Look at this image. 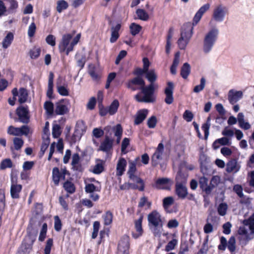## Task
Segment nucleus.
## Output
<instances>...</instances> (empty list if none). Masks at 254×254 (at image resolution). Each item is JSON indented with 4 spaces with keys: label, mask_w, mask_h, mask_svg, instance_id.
I'll list each match as a JSON object with an SVG mask.
<instances>
[{
    "label": "nucleus",
    "mask_w": 254,
    "mask_h": 254,
    "mask_svg": "<svg viewBox=\"0 0 254 254\" xmlns=\"http://www.w3.org/2000/svg\"><path fill=\"white\" fill-rule=\"evenodd\" d=\"M141 29V27L134 23H132L130 26V30L131 34L133 36L138 34Z\"/></svg>",
    "instance_id": "nucleus-52"
},
{
    "label": "nucleus",
    "mask_w": 254,
    "mask_h": 254,
    "mask_svg": "<svg viewBox=\"0 0 254 254\" xmlns=\"http://www.w3.org/2000/svg\"><path fill=\"white\" fill-rule=\"evenodd\" d=\"M226 13V8L220 4L217 6L213 10V18L217 22L223 21Z\"/></svg>",
    "instance_id": "nucleus-11"
},
{
    "label": "nucleus",
    "mask_w": 254,
    "mask_h": 254,
    "mask_svg": "<svg viewBox=\"0 0 254 254\" xmlns=\"http://www.w3.org/2000/svg\"><path fill=\"white\" fill-rule=\"evenodd\" d=\"M237 164V162L236 159H232L230 160L226 164V171L229 173L233 172H236Z\"/></svg>",
    "instance_id": "nucleus-32"
},
{
    "label": "nucleus",
    "mask_w": 254,
    "mask_h": 254,
    "mask_svg": "<svg viewBox=\"0 0 254 254\" xmlns=\"http://www.w3.org/2000/svg\"><path fill=\"white\" fill-rule=\"evenodd\" d=\"M44 109L49 115H52L54 113V104L51 101H46L44 103Z\"/></svg>",
    "instance_id": "nucleus-45"
},
{
    "label": "nucleus",
    "mask_w": 254,
    "mask_h": 254,
    "mask_svg": "<svg viewBox=\"0 0 254 254\" xmlns=\"http://www.w3.org/2000/svg\"><path fill=\"white\" fill-rule=\"evenodd\" d=\"M126 85L127 88L132 91L141 90L134 96L138 102L153 103L155 101L154 84L145 86V81L141 77L136 76L129 80L126 83Z\"/></svg>",
    "instance_id": "nucleus-1"
},
{
    "label": "nucleus",
    "mask_w": 254,
    "mask_h": 254,
    "mask_svg": "<svg viewBox=\"0 0 254 254\" xmlns=\"http://www.w3.org/2000/svg\"><path fill=\"white\" fill-rule=\"evenodd\" d=\"M13 39V35L12 33L9 32L3 39L2 42V47L6 49L11 44Z\"/></svg>",
    "instance_id": "nucleus-40"
},
{
    "label": "nucleus",
    "mask_w": 254,
    "mask_h": 254,
    "mask_svg": "<svg viewBox=\"0 0 254 254\" xmlns=\"http://www.w3.org/2000/svg\"><path fill=\"white\" fill-rule=\"evenodd\" d=\"M142 217L141 216L140 218L135 221V228L137 234L132 233V236L133 238L136 239L142 235Z\"/></svg>",
    "instance_id": "nucleus-26"
},
{
    "label": "nucleus",
    "mask_w": 254,
    "mask_h": 254,
    "mask_svg": "<svg viewBox=\"0 0 254 254\" xmlns=\"http://www.w3.org/2000/svg\"><path fill=\"white\" fill-rule=\"evenodd\" d=\"M36 240V236L28 234L23 240L21 249L23 252L28 253L31 250L32 246Z\"/></svg>",
    "instance_id": "nucleus-10"
},
{
    "label": "nucleus",
    "mask_w": 254,
    "mask_h": 254,
    "mask_svg": "<svg viewBox=\"0 0 254 254\" xmlns=\"http://www.w3.org/2000/svg\"><path fill=\"white\" fill-rule=\"evenodd\" d=\"M87 127L85 123L82 120H79L77 122L75 127L76 131L80 135L83 134L86 130Z\"/></svg>",
    "instance_id": "nucleus-29"
},
{
    "label": "nucleus",
    "mask_w": 254,
    "mask_h": 254,
    "mask_svg": "<svg viewBox=\"0 0 254 254\" xmlns=\"http://www.w3.org/2000/svg\"><path fill=\"white\" fill-rule=\"evenodd\" d=\"M228 100L232 104H234L238 101V91L230 90L228 93Z\"/></svg>",
    "instance_id": "nucleus-33"
},
{
    "label": "nucleus",
    "mask_w": 254,
    "mask_h": 254,
    "mask_svg": "<svg viewBox=\"0 0 254 254\" xmlns=\"http://www.w3.org/2000/svg\"><path fill=\"white\" fill-rule=\"evenodd\" d=\"M174 201V199L172 196L165 197L163 200V205L164 209L167 211V209L173 203Z\"/></svg>",
    "instance_id": "nucleus-46"
},
{
    "label": "nucleus",
    "mask_w": 254,
    "mask_h": 254,
    "mask_svg": "<svg viewBox=\"0 0 254 254\" xmlns=\"http://www.w3.org/2000/svg\"><path fill=\"white\" fill-rule=\"evenodd\" d=\"M228 208V206L225 203H220L217 208L218 213L220 215L224 216Z\"/></svg>",
    "instance_id": "nucleus-53"
},
{
    "label": "nucleus",
    "mask_w": 254,
    "mask_h": 254,
    "mask_svg": "<svg viewBox=\"0 0 254 254\" xmlns=\"http://www.w3.org/2000/svg\"><path fill=\"white\" fill-rule=\"evenodd\" d=\"M187 181V175L183 173L181 171H179L176 177V183H180L182 185H186Z\"/></svg>",
    "instance_id": "nucleus-35"
},
{
    "label": "nucleus",
    "mask_w": 254,
    "mask_h": 254,
    "mask_svg": "<svg viewBox=\"0 0 254 254\" xmlns=\"http://www.w3.org/2000/svg\"><path fill=\"white\" fill-rule=\"evenodd\" d=\"M57 90L58 93L62 95L66 96H68L69 94V92L68 89L64 86H62L59 85V83L58 82H57Z\"/></svg>",
    "instance_id": "nucleus-54"
},
{
    "label": "nucleus",
    "mask_w": 254,
    "mask_h": 254,
    "mask_svg": "<svg viewBox=\"0 0 254 254\" xmlns=\"http://www.w3.org/2000/svg\"><path fill=\"white\" fill-rule=\"evenodd\" d=\"M14 148L18 150L20 149L23 145V140L19 137H15L13 140Z\"/></svg>",
    "instance_id": "nucleus-57"
},
{
    "label": "nucleus",
    "mask_w": 254,
    "mask_h": 254,
    "mask_svg": "<svg viewBox=\"0 0 254 254\" xmlns=\"http://www.w3.org/2000/svg\"><path fill=\"white\" fill-rule=\"evenodd\" d=\"M138 18L143 21H147L149 18L148 14L142 9H138L136 11Z\"/></svg>",
    "instance_id": "nucleus-41"
},
{
    "label": "nucleus",
    "mask_w": 254,
    "mask_h": 254,
    "mask_svg": "<svg viewBox=\"0 0 254 254\" xmlns=\"http://www.w3.org/2000/svg\"><path fill=\"white\" fill-rule=\"evenodd\" d=\"M72 35L70 34H64L63 36L62 40L59 43V49L60 53L65 52L67 55L70 51H68L71 45Z\"/></svg>",
    "instance_id": "nucleus-7"
},
{
    "label": "nucleus",
    "mask_w": 254,
    "mask_h": 254,
    "mask_svg": "<svg viewBox=\"0 0 254 254\" xmlns=\"http://www.w3.org/2000/svg\"><path fill=\"white\" fill-rule=\"evenodd\" d=\"M69 110V102L66 99H62L56 104L55 113L59 115L66 114Z\"/></svg>",
    "instance_id": "nucleus-9"
},
{
    "label": "nucleus",
    "mask_w": 254,
    "mask_h": 254,
    "mask_svg": "<svg viewBox=\"0 0 254 254\" xmlns=\"http://www.w3.org/2000/svg\"><path fill=\"white\" fill-rule=\"evenodd\" d=\"M242 190L243 188L242 186L239 185V198H240L239 201L243 206V207L249 209L252 207L251 198L248 196H244Z\"/></svg>",
    "instance_id": "nucleus-18"
},
{
    "label": "nucleus",
    "mask_w": 254,
    "mask_h": 254,
    "mask_svg": "<svg viewBox=\"0 0 254 254\" xmlns=\"http://www.w3.org/2000/svg\"><path fill=\"white\" fill-rule=\"evenodd\" d=\"M164 148L163 143H160L151 157L152 164L153 166H157L163 160Z\"/></svg>",
    "instance_id": "nucleus-8"
},
{
    "label": "nucleus",
    "mask_w": 254,
    "mask_h": 254,
    "mask_svg": "<svg viewBox=\"0 0 254 254\" xmlns=\"http://www.w3.org/2000/svg\"><path fill=\"white\" fill-rule=\"evenodd\" d=\"M243 226L239 227V245L246 246L254 237V213L243 221Z\"/></svg>",
    "instance_id": "nucleus-3"
},
{
    "label": "nucleus",
    "mask_w": 254,
    "mask_h": 254,
    "mask_svg": "<svg viewBox=\"0 0 254 254\" xmlns=\"http://www.w3.org/2000/svg\"><path fill=\"white\" fill-rule=\"evenodd\" d=\"M123 132V128L120 124H117L116 129L115 136L117 137L116 142L117 144L120 143Z\"/></svg>",
    "instance_id": "nucleus-47"
},
{
    "label": "nucleus",
    "mask_w": 254,
    "mask_h": 254,
    "mask_svg": "<svg viewBox=\"0 0 254 254\" xmlns=\"http://www.w3.org/2000/svg\"><path fill=\"white\" fill-rule=\"evenodd\" d=\"M170 181L171 180L168 178H159L153 186L157 189L169 190L170 187Z\"/></svg>",
    "instance_id": "nucleus-16"
},
{
    "label": "nucleus",
    "mask_w": 254,
    "mask_h": 254,
    "mask_svg": "<svg viewBox=\"0 0 254 254\" xmlns=\"http://www.w3.org/2000/svg\"><path fill=\"white\" fill-rule=\"evenodd\" d=\"M145 204L148 205V207H150L151 203L148 201L147 197L144 196L140 198L138 206L139 207H143Z\"/></svg>",
    "instance_id": "nucleus-59"
},
{
    "label": "nucleus",
    "mask_w": 254,
    "mask_h": 254,
    "mask_svg": "<svg viewBox=\"0 0 254 254\" xmlns=\"http://www.w3.org/2000/svg\"><path fill=\"white\" fill-rule=\"evenodd\" d=\"M93 135L97 138L102 136L104 134V130L100 128H95L92 131Z\"/></svg>",
    "instance_id": "nucleus-63"
},
{
    "label": "nucleus",
    "mask_w": 254,
    "mask_h": 254,
    "mask_svg": "<svg viewBox=\"0 0 254 254\" xmlns=\"http://www.w3.org/2000/svg\"><path fill=\"white\" fill-rule=\"evenodd\" d=\"M68 3L64 0H60L57 2V10L61 13L63 10L66 9L68 7Z\"/></svg>",
    "instance_id": "nucleus-43"
},
{
    "label": "nucleus",
    "mask_w": 254,
    "mask_h": 254,
    "mask_svg": "<svg viewBox=\"0 0 254 254\" xmlns=\"http://www.w3.org/2000/svg\"><path fill=\"white\" fill-rule=\"evenodd\" d=\"M174 88V84L172 82L169 81L167 82V86L165 89V94L166 98L165 99V102L167 104H171L174 101V98L173 96V90Z\"/></svg>",
    "instance_id": "nucleus-12"
},
{
    "label": "nucleus",
    "mask_w": 254,
    "mask_h": 254,
    "mask_svg": "<svg viewBox=\"0 0 254 254\" xmlns=\"http://www.w3.org/2000/svg\"><path fill=\"white\" fill-rule=\"evenodd\" d=\"M121 28V25L117 24L115 26H113L111 28V36L110 39L111 43H113L115 42L119 37V31Z\"/></svg>",
    "instance_id": "nucleus-25"
},
{
    "label": "nucleus",
    "mask_w": 254,
    "mask_h": 254,
    "mask_svg": "<svg viewBox=\"0 0 254 254\" xmlns=\"http://www.w3.org/2000/svg\"><path fill=\"white\" fill-rule=\"evenodd\" d=\"M114 140V139L105 138L101 142L99 150L105 152H109L113 148Z\"/></svg>",
    "instance_id": "nucleus-19"
},
{
    "label": "nucleus",
    "mask_w": 254,
    "mask_h": 254,
    "mask_svg": "<svg viewBox=\"0 0 254 254\" xmlns=\"http://www.w3.org/2000/svg\"><path fill=\"white\" fill-rule=\"evenodd\" d=\"M222 134L226 137H228L231 140L232 137L235 134L237 139H238V130L236 129L234 132L233 130L230 129L228 127H225L222 131Z\"/></svg>",
    "instance_id": "nucleus-27"
},
{
    "label": "nucleus",
    "mask_w": 254,
    "mask_h": 254,
    "mask_svg": "<svg viewBox=\"0 0 254 254\" xmlns=\"http://www.w3.org/2000/svg\"><path fill=\"white\" fill-rule=\"evenodd\" d=\"M47 230V225L46 223H44L42 225V228L40 233V235L38 239L39 241L41 242H43L44 241L46 236Z\"/></svg>",
    "instance_id": "nucleus-56"
},
{
    "label": "nucleus",
    "mask_w": 254,
    "mask_h": 254,
    "mask_svg": "<svg viewBox=\"0 0 254 254\" xmlns=\"http://www.w3.org/2000/svg\"><path fill=\"white\" fill-rule=\"evenodd\" d=\"M129 237L124 235L119 242L117 254H129Z\"/></svg>",
    "instance_id": "nucleus-6"
},
{
    "label": "nucleus",
    "mask_w": 254,
    "mask_h": 254,
    "mask_svg": "<svg viewBox=\"0 0 254 254\" xmlns=\"http://www.w3.org/2000/svg\"><path fill=\"white\" fill-rule=\"evenodd\" d=\"M148 112V111L147 109H142L138 111L135 118L134 124L138 125L141 124L146 118Z\"/></svg>",
    "instance_id": "nucleus-21"
},
{
    "label": "nucleus",
    "mask_w": 254,
    "mask_h": 254,
    "mask_svg": "<svg viewBox=\"0 0 254 254\" xmlns=\"http://www.w3.org/2000/svg\"><path fill=\"white\" fill-rule=\"evenodd\" d=\"M219 30L213 28L205 35L203 41L202 50L204 54H209L212 50L218 38Z\"/></svg>",
    "instance_id": "nucleus-4"
},
{
    "label": "nucleus",
    "mask_w": 254,
    "mask_h": 254,
    "mask_svg": "<svg viewBox=\"0 0 254 254\" xmlns=\"http://www.w3.org/2000/svg\"><path fill=\"white\" fill-rule=\"evenodd\" d=\"M19 127H15L13 126H9L7 129V133L14 136H20Z\"/></svg>",
    "instance_id": "nucleus-55"
},
{
    "label": "nucleus",
    "mask_w": 254,
    "mask_h": 254,
    "mask_svg": "<svg viewBox=\"0 0 254 254\" xmlns=\"http://www.w3.org/2000/svg\"><path fill=\"white\" fill-rule=\"evenodd\" d=\"M12 167V163L10 159H5L0 164V169L1 170H4L6 168H10Z\"/></svg>",
    "instance_id": "nucleus-48"
},
{
    "label": "nucleus",
    "mask_w": 254,
    "mask_h": 254,
    "mask_svg": "<svg viewBox=\"0 0 254 254\" xmlns=\"http://www.w3.org/2000/svg\"><path fill=\"white\" fill-rule=\"evenodd\" d=\"M183 118L188 122H190L193 118V115L189 110H186L183 114Z\"/></svg>",
    "instance_id": "nucleus-62"
},
{
    "label": "nucleus",
    "mask_w": 254,
    "mask_h": 254,
    "mask_svg": "<svg viewBox=\"0 0 254 254\" xmlns=\"http://www.w3.org/2000/svg\"><path fill=\"white\" fill-rule=\"evenodd\" d=\"M145 77L150 82V84H154L156 81L157 76L154 69H151L146 72Z\"/></svg>",
    "instance_id": "nucleus-34"
},
{
    "label": "nucleus",
    "mask_w": 254,
    "mask_h": 254,
    "mask_svg": "<svg viewBox=\"0 0 254 254\" xmlns=\"http://www.w3.org/2000/svg\"><path fill=\"white\" fill-rule=\"evenodd\" d=\"M210 5L206 3L202 6L195 13L193 23H186L184 24L181 32V37L178 40V45L181 50L185 49L193 34V26L196 25L203 14L209 8Z\"/></svg>",
    "instance_id": "nucleus-2"
},
{
    "label": "nucleus",
    "mask_w": 254,
    "mask_h": 254,
    "mask_svg": "<svg viewBox=\"0 0 254 254\" xmlns=\"http://www.w3.org/2000/svg\"><path fill=\"white\" fill-rule=\"evenodd\" d=\"M36 25L34 22H32L29 25L28 30V35L29 37H32L35 33L36 31Z\"/></svg>",
    "instance_id": "nucleus-64"
},
{
    "label": "nucleus",
    "mask_w": 254,
    "mask_h": 254,
    "mask_svg": "<svg viewBox=\"0 0 254 254\" xmlns=\"http://www.w3.org/2000/svg\"><path fill=\"white\" fill-rule=\"evenodd\" d=\"M88 73L93 80H97L100 78L99 74L96 71V67L93 64L89 65Z\"/></svg>",
    "instance_id": "nucleus-38"
},
{
    "label": "nucleus",
    "mask_w": 254,
    "mask_h": 254,
    "mask_svg": "<svg viewBox=\"0 0 254 254\" xmlns=\"http://www.w3.org/2000/svg\"><path fill=\"white\" fill-rule=\"evenodd\" d=\"M16 113L20 122L24 124H27L29 122V111L27 107H20L17 108Z\"/></svg>",
    "instance_id": "nucleus-14"
},
{
    "label": "nucleus",
    "mask_w": 254,
    "mask_h": 254,
    "mask_svg": "<svg viewBox=\"0 0 254 254\" xmlns=\"http://www.w3.org/2000/svg\"><path fill=\"white\" fill-rule=\"evenodd\" d=\"M41 50L40 48H34L30 51V56L32 59L37 58L40 54Z\"/></svg>",
    "instance_id": "nucleus-60"
},
{
    "label": "nucleus",
    "mask_w": 254,
    "mask_h": 254,
    "mask_svg": "<svg viewBox=\"0 0 254 254\" xmlns=\"http://www.w3.org/2000/svg\"><path fill=\"white\" fill-rule=\"evenodd\" d=\"M148 225L150 228L153 227L154 233H156L157 228L162 227L163 223L160 214L156 210L150 213L147 216Z\"/></svg>",
    "instance_id": "nucleus-5"
},
{
    "label": "nucleus",
    "mask_w": 254,
    "mask_h": 254,
    "mask_svg": "<svg viewBox=\"0 0 254 254\" xmlns=\"http://www.w3.org/2000/svg\"><path fill=\"white\" fill-rule=\"evenodd\" d=\"M206 84V80L204 77H202L200 80V84L195 86L193 89V91L194 93H198L203 90Z\"/></svg>",
    "instance_id": "nucleus-42"
},
{
    "label": "nucleus",
    "mask_w": 254,
    "mask_h": 254,
    "mask_svg": "<svg viewBox=\"0 0 254 254\" xmlns=\"http://www.w3.org/2000/svg\"><path fill=\"white\" fill-rule=\"evenodd\" d=\"M139 158H136L134 161H129V167L127 174L128 176L134 175L136 171V164Z\"/></svg>",
    "instance_id": "nucleus-39"
},
{
    "label": "nucleus",
    "mask_w": 254,
    "mask_h": 254,
    "mask_svg": "<svg viewBox=\"0 0 254 254\" xmlns=\"http://www.w3.org/2000/svg\"><path fill=\"white\" fill-rule=\"evenodd\" d=\"M119 107V102L118 100H114L108 107V111L110 115H114L117 112Z\"/></svg>",
    "instance_id": "nucleus-37"
},
{
    "label": "nucleus",
    "mask_w": 254,
    "mask_h": 254,
    "mask_svg": "<svg viewBox=\"0 0 254 254\" xmlns=\"http://www.w3.org/2000/svg\"><path fill=\"white\" fill-rule=\"evenodd\" d=\"M175 193L178 197L184 199L188 195V189L186 185H182L180 183L175 184Z\"/></svg>",
    "instance_id": "nucleus-13"
},
{
    "label": "nucleus",
    "mask_w": 254,
    "mask_h": 254,
    "mask_svg": "<svg viewBox=\"0 0 254 254\" xmlns=\"http://www.w3.org/2000/svg\"><path fill=\"white\" fill-rule=\"evenodd\" d=\"M85 190L86 193H92L98 190L96 187L93 184H86L85 187Z\"/></svg>",
    "instance_id": "nucleus-61"
},
{
    "label": "nucleus",
    "mask_w": 254,
    "mask_h": 254,
    "mask_svg": "<svg viewBox=\"0 0 254 254\" xmlns=\"http://www.w3.org/2000/svg\"><path fill=\"white\" fill-rule=\"evenodd\" d=\"M53 240L52 239H49L46 242V245L44 249L45 254H50L51 248L53 246Z\"/></svg>",
    "instance_id": "nucleus-58"
},
{
    "label": "nucleus",
    "mask_w": 254,
    "mask_h": 254,
    "mask_svg": "<svg viewBox=\"0 0 254 254\" xmlns=\"http://www.w3.org/2000/svg\"><path fill=\"white\" fill-rule=\"evenodd\" d=\"M227 247L232 254L235 252L236 249V240L234 236L231 237L229 239L227 244Z\"/></svg>",
    "instance_id": "nucleus-44"
},
{
    "label": "nucleus",
    "mask_w": 254,
    "mask_h": 254,
    "mask_svg": "<svg viewBox=\"0 0 254 254\" xmlns=\"http://www.w3.org/2000/svg\"><path fill=\"white\" fill-rule=\"evenodd\" d=\"M19 99L18 101L20 103L22 104L25 103L27 99L28 92L26 89L21 88L19 91Z\"/></svg>",
    "instance_id": "nucleus-36"
},
{
    "label": "nucleus",
    "mask_w": 254,
    "mask_h": 254,
    "mask_svg": "<svg viewBox=\"0 0 254 254\" xmlns=\"http://www.w3.org/2000/svg\"><path fill=\"white\" fill-rule=\"evenodd\" d=\"M64 188L69 193H73L75 191L74 185L70 182H65L64 184Z\"/></svg>",
    "instance_id": "nucleus-51"
},
{
    "label": "nucleus",
    "mask_w": 254,
    "mask_h": 254,
    "mask_svg": "<svg viewBox=\"0 0 254 254\" xmlns=\"http://www.w3.org/2000/svg\"><path fill=\"white\" fill-rule=\"evenodd\" d=\"M190 72V66L188 63L183 65L181 70V75L184 79H187Z\"/></svg>",
    "instance_id": "nucleus-30"
},
{
    "label": "nucleus",
    "mask_w": 254,
    "mask_h": 254,
    "mask_svg": "<svg viewBox=\"0 0 254 254\" xmlns=\"http://www.w3.org/2000/svg\"><path fill=\"white\" fill-rule=\"evenodd\" d=\"M103 218L104 221V224L105 225H110L113 220V214L110 211H107L104 215Z\"/></svg>",
    "instance_id": "nucleus-50"
},
{
    "label": "nucleus",
    "mask_w": 254,
    "mask_h": 254,
    "mask_svg": "<svg viewBox=\"0 0 254 254\" xmlns=\"http://www.w3.org/2000/svg\"><path fill=\"white\" fill-rule=\"evenodd\" d=\"M8 8H6V14L13 13L18 7V3L16 0H4Z\"/></svg>",
    "instance_id": "nucleus-23"
},
{
    "label": "nucleus",
    "mask_w": 254,
    "mask_h": 254,
    "mask_svg": "<svg viewBox=\"0 0 254 254\" xmlns=\"http://www.w3.org/2000/svg\"><path fill=\"white\" fill-rule=\"evenodd\" d=\"M231 144L230 139L228 137H224L217 139L213 143L212 147L214 149H217L220 145H227Z\"/></svg>",
    "instance_id": "nucleus-22"
},
{
    "label": "nucleus",
    "mask_w": 254,
    "mask_h": 254,
    "mask_svg": "<svg viewBox=\"0 0 254 254\" xmlns=\"http://www.w3.org/2000/svg\"><path fill=\"white\" fill-rule=\"evenodd\" d=\"M62 131L61 127L58 124L54 125L52 128V135L54 138H58L61 134Z\"/></svg>",
    "instance_id": "nucleus-49"
},
{
    "label": "nucleus",
    "mask_w": 254,
    "mask_h": 254,
    "mask_svg": "<svg viewBox=\"0 0 254 254\" xmlns=\"http://www.w3.org/2000/svg\"><path fill=\"white\" fill-rule=\"evenodd\" d=\"M22 190V186L18 185L14 181V178H11V185L10 188V194L13 198H18L19 197V193Z\"/></svg>",
    "instance_id": "nucleus-17"
},
{
    "label": "nucleus",
    "mask_w": 254,
    "mask_h": 254,
    "mask_svg": "<svg viewBox=\"0 0 254 254\" xmlns=\"http://www.w3.org/2000/svg\"><path fill=\"white\" fill-rule=\"evenodd\" d=\"M208 179L205 177H202L199 178V184L200 188L205 192L209 194L211 193L212 190V187L211 186L208 185Z\"/></svg>",
    "instance_id": "nucleus-20"
},
{
    "label": "nucleus",
    "mask_w": 254,
    "mask_h": 254,
    "mask_svg": "<svg viewBox=\"0 0 254 254\" xmlns=\"http://www.w3.org/2000/svg\"><path fill=\"white\" fill-rule=\"evenodd\" d=\"M117 127V125L111 127L110 126H107L104 127V130L105 131V138L108 139H114L113 137V134H114L115 135L116 129Z\"/></svg>",
    "instance_id": "nucleus-28"
},
{
    "label": "nucleus",
    "mask_w": 254,
    "mask_h": 254,
    "mask_svg": "<svg viewBox=\"0 0 254 254\" xmlns=\"http://www.w3.org/2000/svg\"><path fill=\"white\" fill-rule=\"evenodd\" d=\"M127 165V161L125 159L123 158H120L117 163V175L121 176L125 171V168Z\"/></svg>",
    "instance_id": "nucleus-24"
},
{
    "label": "nucleus",
    "mask_w": 254,
    "mask_h": 254,
    "mask_svg": "<svg viewBox=\"0 0 254 254\" xmlns=\"http://www.w3.org/2000/svg\"><path fill=\"white\" fill-rule=\"evenodd\" d=\"M66 172V170L65 169L62 170L61 171H60L59 169L57 167L53 168L52 177L53 182L55 185L57 186L59 185V181L61 179L63 178V179H64Z\"/></svg>",
    "instance_id": "nucleus-15"
},
{
    "label": "nucleus",
    "mask_w": 254,
    "mask_h": 254,
    "mask_svg": "<svg viewBox=\"0 0 254 254\" xmlns=\"http://www.w3.org/2000/svg\"><path fill=\"white\" fill-rule=\"evenodd\" d=\"M239 127L245 130H248L251 127V125L244 120V116L242 113H239Z\"/></svg>",
    "instance_id": "nucleus-31"
}]
</instances>
